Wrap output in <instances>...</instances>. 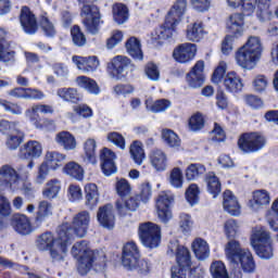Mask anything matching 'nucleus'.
Instances as JSON below:
<instances>
[{
    "mask_svg": "<svg viewBox=\"0 0 278 278\" xmlns=\"http://www.w3.org/2000/svg\"><path fill=\"white\" fill-rule=\"evenodd\" d=\"M71 229L68 225H61L58 228V237L51 231L39 235L36 239V248L38 251H49L50 257L54 262H64L66 253H68V244H71Z\"/></svg>",
    "mask_w": 278,
    "mask_h": 278,
    "instance_id": "f257e3e1",
    "label": "nucleus"
},
{
    "mask_svg": "<svg viewBox=\"0 0 278 278\" xmlns=\"http://www.w3.org/2000/svg\"><path fill=\"white\" fill-rule=\"evenodd\" d=\"M225 255L229 264L239 266L232 269V278H242L245 275H253L255 273V258L249 249H243L240 241L232 239L225 245Z\"/></svg>",
    "mask_w": 278,
    "mask_h": 278,
    "instance_id": "f03ea898",
    "label": "nucleus"
},
{
    "mask_svg": "<svg viewBox=\"0 0 278 278\" xmlns=\"http://www.w3.org/2000/svg\"><path fill=\"white\" fill-rule=\"evenodd\" d=\"M263 52L264 46H262V39L257 36H251L245 45L237 50L235 60L241 68L253 71L260 60H262Z\"/></svg>",
    "mask_w": 278,
    "mask_h": 278,
    "instance_id": "7ed1b4c3",
    "label": "nucleus"
},
{
    "mask_svg": "<svg viewBox=\"0 0 278 278\" xmlns=\"http://www.w3.org/2000/svg\"><path fill=\"white\" fill-rule=\"evenodd\" d=\"M187 5L188 2L186 0H177L167 13L164 25L152 33V40H168V38H173V31L181 23V16L186 14Z\"/></svg>",
    "mask_w": 278,
    "mask_h": 278,
    "instance_id": "20e7f679",
    "label": "nucleus"
},
{
    "mask_svg": "<svg viewBox=\"0 0 278 278\" xmlns=\"http://www.w3.org/2000/svg\"><path fill=\"white\" fill-rule=\"evenodd\" d=\"M72 255L77 260V270L79 275H86L89 270H92L97 254L90 249L88 241L81 240L76 242L72 247Z\"/></svg>",
    "mask_w": 278,
    "mask_h": 278,
    "instance_id": "39448f33",
    "label": "nucleus"
},
{
    "mask_svg": "<svg viewBox=\"0 0 278 278\" xmlns=\"http://www.w3.org/2000/svg\"><path fill=\"white\" fill-rule=\"evenodd\" d=\"M251 247L261 260H270L274 255L270 232L262 226H257L252 230Z\"/></svg>",
    "mask_w": 278,
    "mask_h": 278,
    "instance_id": "423d86ee",
    "label": "nucleus"
},
{
    "mask_svg": "<svg viewBox=\"0 0 278 278\" xmlns=\"http://www.w3.org/2000/svg\"><path fill=\"white\" fill-rule=\"evenodd\" d=\"M97 0H77L79 5H83L80 9V16L83 18V25L86 28L88 34H92L93 36L99 34V29L101 27V12L97 5L90 4L94 3Z\"/></svg>",
    "mask_w": 278,
    "mask_h": 278,
    "instance_id": "0eeeda50",
    "label": "nucleus"
},
{
    "mask_svg": "<svg viewBox=\"0 0 278 278\" xmlns=\"http://www.w3.org/2000/svg\"><path fill=\"white\" fill-rule=\"evenodd\" d=\"M138 233L143 247L148 249H157L162 242V229L151 222L140 224Z\"/></svg>",
    "mask_w": 278,
    "mask_h": 278,
    "instance_id": "6e6552de",
    "label": "nucleus"
},
{
    "mask_svg": "<svg viewBox=\"0 0 278 278\" xmlns=\"http://www.w3.org/2000/svg\"><path fill=\"white\" fill-rule=\"evenodd\" d=\"M38 112H40V114H53V108L49 104H35L25 112L27 118L30 121L31 125L36 127V129L42 130L53 127V121L41 118Z\"/></svg>",
    "mask_w": 278,
    "mask_h": 278,
    "instance_id": "1a4fd4ad",
    "label": "nucleus"
},
{
    "mask_svg": "<svg viewBox=\"0 0 278 278\" xmlns=\"http://www.w3.org/2000/svg\"><path fill=\"white\" fill-rule=\"evenodd\" d=\"M238 147L243 153H257L266 147V137L260 132H245L240 136Z\"/></svg>",
    "mask_w": 278,
    "mask_h": 278,
    "instance_id": "9d476101",
    "label": "nucleus"
},
{
    "mask_svg": "<svg viewBox=\"0 0 278 278\" xmlns=\"http://www.w3.org/2000/svg\"><path fill=\"white\" fill-rule=\"evenodd\" d=\"M27 179L29 172L18 173L14 166L4 164L0 167V192H5L9 188H12L14 184H18V179Z\"/></svg>",
    "mask_w": 278,
    "mask_h": 278,
    "instance_id": "9b49d317",
    "label": "nucleus"
},
{
    "mask_svg": "<svg viewBox=\"0 0 278 278\" xmlns=\"http://www.w3.org/2000/svg\"><path fill=\"white\" fill-rule=\"evenodd\" d=\"M62 225H67V229L71 233V239L73 238V233H75V236H77L78 238H84L86 233H88V228L90 227V212L81 211L77 213L73 217L72 227L68 223Z\"/></svg>",
    "mask_w": 278,
    "mask_h": 278,
    "instance_id": "f8f14e48",
    "label": "nucleus"
},
{
    "mask_svg": "<svg viewBox=\"0 0 278 278\" xmlns=\"http://www.w3.org/2000/svg\"><path fill=\"white\" fill-rule=\"evenodd\" d=\"M175 201V195L170 191H163L156 200L157 216L161 223H168L173 218L170 205Z\"/></svg>",
    "mask_w": 278,
    "mask_h": 278,
    "instance_id": "ddd939ff",
    "label": "nucleus"
},
{
    "mask_svg": "<svg viewBox=\"0 0 278 278\" xmlns=\"http://www.w3.org/2000/svg\"><path fill=\"white\" fill-rule=\"evenodd\" d=\"M138 260H140V250L138 249V245L134 241L127 242L123 248L122 254V264L124 268H136Z\"/></svg>",
    "mask_w": 278,
    "mask_h": 278,
    "instance_id": "4468645a",
    "label": "nucleus"
},
{
    "mask_svg": "<svg viewBox=\"0 0 278 278\" xmlns=\"http://www.w3.org/2000/svg\"><path fill=\"white\" fill-rule=\"evenodd\" d=\"M131 60L127 56L117 55L108 65V73L112 79H122L125 77V70L129 67Z\"/></svg>",
    "mask_w": 278,
    "mask_h": 278,
    "instance_id": "2eb2a0df",
    "label": "nucleus"
},
{
    "mask_svg": "<svg viewBox=\"0 0 278 278\" xmlns=\"http://www.w3.org/2000/svg\"><path fill=\"white\" fill-rule=\"evenodd\" d=\"M20 23L23 31L28 36H34L38 31V20L36 15L27 7H23L20 15Z\"/></svg>",
    "mask_w": 278,
    "mask_h": 278,
    "instance_id": "dca6fc26",
    "label": "nucleus"
},
{
    "mask_svg": "<svg viewBox=\"0 0 278 278\" xmlns=\"http://www.w3.org/2000/svg\"><path fill=\"white\" fill-rule=\"evenodd\" d=\"M194 55H197V45L188 42L181 43L173 52L174 59L180 64L194 60Z\"/></svg>",
    "mask_w": 278,
    "mask_h": 278,
    "instance_id": "f3484780",
    "label": "nucleus"
},
{
    "mask_svg": "<svg viewBox=\"0 0 278 278\" xmlns=\"http://www.w3.org/2000/svg\"><path fill=\"white\" fill-rule=\"evenodd\" d=\"M226 29L235 38H240L244 34V14L232 13L229 15L226 22Z\"/></svg>",
    "mask_w": 278,
    "mask_h": 278,
    "instance_id": "a211bd4d",
    "label": "nucleus"
},
{
    "mask_svg": "<svg viewBox=\"0 0 278 278\" xmlns=\"http://www.w3.org/2000/svg\"><path fill=\"white\" fill-rule=\"evenodd\" d=\"M11 226L20 236H29L34 232L31 220L25 214H15L11 219Z\"/></svg>",
    "mask_w": 278,
    "mask_h": 278,
    "instance_id": "6ab92c4d",
    "label": "nucleus"
},
{
    "mask_svg": "<svg viewBox=\"0 0 278 278\" xmlns=\"http://www.w3.org/2000/svg\"><path fill=\"white\" fill-rule=\"evenodd\" d=\"M42 155V144L36 140H29L20 148L21 160H36Z\"/></svg>",
    "mask_w": 278,
    "mask_h": 278,
    "instance_id": "aec40b11",
    "label": "nucleus"
},
{
    "mask_svg": "<svg viewBox=\"0 0 278 278\" xmlns=\"http://www.w3.org/2000/svg\"><path fill=\"white\" fill-rule=\"evenodd\" d=\"M205 68V62L198 61L192 71L187 75V81L190 88H201L205 81L203 71Z\"/></svg>",
    "mask_w": 278,
    "mask_h": 278,
    "instance_id": "412c9836",
    "label": "nucleus"
},
{
    "mask_svg": "<svg viewBox=\"0 0 278 278\" xmlns=\"http://www.w3.org/2000/svg\"><path fill=\"white\" fill-rule=\"evenodd\" d=\"M97 218L104 229H114L115 220L112 204H105L98 210Z\"/></svg>",
    "mask_w": 278,
    "mask_h": 278,
    "instance_id": "4be33fe9",
    "label": "nucleus"
},
{
    "mask_svg": "<svg viewBox=\"0 0 278 278\" xmlns=\"http://www.w3.org/2000/svg\"><path fill=\"white\" fill-rule=\"evenodd\" d=\"M100 160L102 162V172L106 177H110V175H114V173H116V164L114 163L116 160V154L112 152V150L104 148L100 154Z\"/></svg>",
    "mask_w": 278,
    "mask_h": 278,
    "instance_id": "5701e85b",
    "label": "nucleus"
},
{
    "mask_svg": "<svg viewBox=\"0 0 278 278\" xmlns=\"http://www.w3.org/2000/svg\"><path fill=\"white\" fill-rule=\"evenodd\" d=\"M5 38H8V31L0 28V62H14L16 52L10 50V42Z\"/></svg>",
    "mask_w": 278,
    "mask_h": 278,
    "instance_id": "b1692460",
    "label": "nucleus"
},
{
    "mask_svg": "<svg viewBox=\"0 0 278 278\" xmlns=\"http://www.w3.org/2000/svg\"><path fill=\"white\" fill-rule=\"evenodd\" d=\"M223 206L230 216H240V203H238V198L233 195V192L229 190L224 192Z\"/></svg>",
    "mask_w": 278,
    "mask_h": 278,
    "instance_id": "393cba45",
    "label": "nucleus"
},
{
    "mask_svg": "<svg viewBox=\"0 0 278 278\" xmlns=\"http://www.w3.org/2000/svg\"><path fill=\"white\" fill-rule=\"evenodd\" d=\"M270 203V195L268 191L262 189L253 192V199L249 201L248 205L253 212H258L262 210L264 205H268Z\"/></svg>",
    "mask_w": 278,
    "mask_h": 278,
    "instance_id": "a878e982",
    "label": "nucleus"
},
{
    "mask_svg": "<svg viewBox=\"0 0 278 278\" xmlns=\"http://www.w3.org/2000/svg\"><path fill=\"white\" fill-rule=\"evenodd\" d=\"M139 205L140 195L130 197L128 200L119 199L116 201V210L122 216H125L127 212H136Z\"/></svg>",
    "mask_w": 278,
    "mask_h": 278,
    "instance_id": "bb28decb",
    "label": "nucleus"
},
{
    "mask_svg": "<svg viewBox=\"0 0 278 278\" xmlns=\"http://www.w3.org/2000/svg\"><path fill=\"white\" fill-rule=\"evenodd\" d=\"M49 216H53V204L47 200H42L38 203L37 212L35 216L36 225H42Z\"/></svg>",
    "mask_w": 278,
    "mask_h": 278,
    "instance_id": "cd10ccee",
    "label": "nucleus"
},
{
    "mask_svg": "<svg viewBox=\"0 0 278 278\" xmlns=\"http://www.w3.org/2000/svg\"><path fill=\"white\" fill-rule=\"evenodd\" d=\"M224 86L228 92H240L244 88L242 78L236 72H230L226 75Z\"/></svg>",
    "mask_w": 278,
    "mask_h": 278,
    "instance_id": "c85d7f7f",
    "label": "nucleus"
},
{
    "mask_svg": "<svg viewBox=\"0 0 278 278\" xmlns=\"http://www.w3.org/2000/svg\"><path fill=\"white\" fill-rule=\"evenodd\" d=\"M176 262L177 268H185L190 270L192 266V258L190 256V250L184 245H177L176 248Z\"/></svg>",
    "mask_w": 278,
    "mask_h": 278,
    "instance_id": "c756f323",
    "label": "nucleus"
},
{
    "mask_svg": "<svg viewBox=\"0 0 278 278\" xmlns=\"http://www.w3.org/2000/svg\"><path fill=\"white\" fill-rule=\"evenodd\" d=\"M55 142L65 149V151H73L77 149V139L68 131H61L55 136Z\"/></svg>",
    "mask_w": 278,
    "mask_h": 278,
    "instance_id": "7c9ffc66",
    "label": "nucleus"
},
{
    "mask_svg": "<svg viewBox=\"0 0 278 278\" xmlns=\"http://www.w3.org/2000/svg\"><path fill=\"white\" fill-rule=\"evenodd\" d=\"M25 140V132L21 129L13 130L10 135H7L5 137V147L10 151H16L17 148L23 144Z\"/></svg>",
    "mask_w": 278,
    "mask_h": 278,
    "instance_id": "2f4dec72",
    "label": "nucleus"
},
{
    "mask_svg": "<svg viewBox=\"0 0 278 278\" xmlns=\"http://www.w3.org/2000/svg\"><path fill=\"white\" fill-rule=\"evenodd\" d=\"M205 36V28L203 22H195L187 27V40L191 42H201Z\"/></svg>",
    "mask_w": 278,
    "mask_h": 278,
    "instance_id": "473e14b6",
    "label": "nucleus"
},
{
    "mask_svg": "<svg viewBox=\"0 0 278 278\" xmlns=\"http://www.w3.org/2000/svg\"><path fill=\"white\" fill-rule=\"evenodd\" d=\"M192 250L198 260H207L210 257V244L205 239L197 238L192 242Z\"/></svg>",
    "mask_w": 278,
    "mask_h": 278,
    "instance_id": "72a5a7b5",
    "label": "nucleus"
},
{
    "mask_svg": "<svg viewBox=\"0 0 278 278\" xmlns=\"http://www.w3.org/2000/svg\"><path fill=\"white\" fill-rule=\"evenodd\" d=\"M60 190H62V184L60 180L55 178L51 179L46 184V187L42 190V197L43 199L51 201L60 194Z\"/></svg>",
    "mask_w": 278,
    "mask_h": 278,
    "instance_id": "f704fd0d",
    "label": "nucleus"
},
{
    "mask_svg": "<svg viewBox=\"0 0 278 278\" xmlns=\"http://www.w3.org/2000/svg\"><path fill=\"white\" fill-rule=\"evenodd\" d=\"M150 162L155 170H166V154L160 149H154L150 153Z\"/></svg>",
    "mask_w": 278,
    "mask_h": 278,
    "instance_id": "c9c22d12",
    "label": "nucleus"
},
{
    "mask_svg": "<svg viewBox=\"0 0 278 278\" xmlns=\"http://www.w3.org/2000/svg\"><path fill=\"white\" fill-rule=\"evenodd\" d=\"M126 51L134 58V60H142V46L140 45V40L136 37H130L126 41Z\"/></svg>",
    "mask_w": 278,
    "mask_h": 278,
    "instance_id": "e433bc0d",
    "label": "nucleus"
},
{
    "mask_svg": "<svg viewBox=\"0 0 278 278\" xmlns=\"http://www.w3.org/2000/svg\"><path fill=\"white\" fill-rule=\"evenodd\" d=\"M60 99L67 101L68 103H79L81 101V94L75 88H61L56 91Z\"/></svg>",
    "mask_w": 278,
    "mask_h": 278,
    "instance_id": "4c0bfd02",
    "label": "nucleus"
},
{
    "mask_svg": "<svg viewBox=\"0 0 278 278\" xmlns=\"http://www.w3.org/2000/svg\"><path fill=\"white\" fill-rule=\"evenodd\" d=\"M85 161L88 164H97V141L89 138L84 143Z\"/></svg>",
    "mask_w": 278,
    "mask_h": 278,
    "instance_id": "58836bf2",
    "label": "nucleus"
},
{
    "mask_svg": "<svg viewBox=\"0 0 278 278\" xmlns=\"http://www.w3.org/2000/svg\"><path fill=\"white\" fill-rule=\"evenodd\" d=\"M66 160V155L55 152V151H50L47 152L46 154V162L43 164H47L49 168H52V170H55L56 168H60L62 166V162Z\"/></svg>",
    "mask_w": 278,
    "mask_h": 278,
    "instance_id": "ea45409f",
    "label": "nucleus"
},
{
    "mask_svg": "<svg viewBox=\"0 0 278 278\" xmlns=\"http://www.w3.org/2000/svg\"><path fill=\"white\" fill-rule=\"evenodd\" d=\"M113 18L117 25H123L127 23L129 18V10L123 3H115L113 5Z\"/></svg>",
    "mask_w": 278,
    "mask_h": 278,
    "instance_id": "a19ab883",
    "label": "nucleus"
},
{
    "mask_svg": "<svg viewBox=\"0 0 278 278\" xmlns=\"http://www.w3.org/2000/svg\"><path fill=\"white\" fill-rule=\"evenodd\" d=\"M85 199L86 205L94 207L99 203V189L94 184H88L85 186Z\"/></svg>",
    "mask_w": 278,
    "mask_h": 278,
    "instance_id": "79ce46f5",
    "label": "nucleus"
},
{
    "mask_svg": "<svg viewBox=\"0 0 278 278\" xmlns=\"http://www.w3.org/2000/svg\"><path fill=\"white\" fill-rule=\"evenodd\" d=\"M162 138L167 147L172 149H179L181 147V139L179 136L172 129L165 128L162 131Z\"/></svg>",
    "mask_w": 278,
    "mask_h": 278,
    "instance_id": "37998d69",
    "label": "nucleus"
},
{
    "mask_svg": "<svg viewBox=\"0 0 278 278\" xmlns=\"http://www.w3.org/2000/svg\"><path fill=\"white\" fill-rule=\"evenodd\" d=\"M76 81L78 86L87 90V92H90L91 94H99V85H97L94 79L88 78L87 76H79L77 77Z\"/></svg>",
    "mask_w": 278,
    "mask_h": 278,
    "instance_id": "c03bdc74",
    "label": "nucleus"
},
{
    "mask_svg": "<svg viewBox=\"0 0 278 278\" xmlns=\"http://www.w3.org/2000/svg\"><path fill=\"white\" fill-rule=\"evenodd\" d=\"M130 155L138 166H141L142 162L146 160L144 149H142V142L135 141L130 144Z\"/></svg>",
    "mask_w": 278,
    "mask_h": 278,
    "instance_id": "a18cd8bd",
    "label": "nucleus"
},
{
    "mask_svg": "<svg viewBox=\"0 0 278 278\" xmlns=\"http://www.w3.org/2000/svg\"><path fill=\"white\" fill-rule=\"evenodd\" d=\"M205 181L207 184V191L216 199L220 194V180L216 177V174L210 172L206 175Z\"/></svg>",
    "mask_w": 278,
    "mask_h": 278,
    "instance_id": "49530a36",
    "label": "nucleus"
},
{
    "mask_svg": "<svg viewBox=\"0 0 278 278\" xmlns=\"http://www.w3.org/2000/svg\"><path fill=\"white\" fill-rule=\"evenodd\" d=\"M205 165L192 163L186 169V178L188 181H194V179H199V177L205 175Z\"/></svg>",
    "mask_w": 278,
    "mask_h": 278,
    "instance_id": "de8ad7c7",
    "label": "nucleus"
},
{
    "mask_svg": "<svg viewBox=\"0 0 278 278\" xmlns=\"http://www.w3.org/2000/svg\"><path fill=\"white\" fill-rule=\"evenodd\" d=\"M146 108L149 112H153V114H160L162 112H166V110L170 108V101L166 99H160L153 103H149V101H147Z\"/></svg>",
    "mask_w": 278,
    "mask_h": 278,
    "instance_id": "09e8293b",
    "label": "nucleus"
},
{
    "mask_svg": "<svg viewBox=\"0 0 278 278\" xmlns=\"http://www.w3.org/2000/svg\"><path fill=\"white\" fill-rule=\"evenodd\" d=\"M64 170L66 175H70V177L77 179V181H81V179H84V168H81V165L75 162L67 163L64 167Z\"/></svg>",
    "mask_w": 278,
    "mask_h": 278,
    "instance_id": "8fccbe9b",
    "label": "nucleus"
},
{
    "mask_svg": "<svg viewBox=\"0 0 278 278\" xmlns=\"http://www.w3.org/2000/svg\"><path fill=\"white\" fill-rule=\"evenodd\" d=\"M39 24L47 38H53V36L58 34V30H55V26L53 25V23H51V21L47 16V13L40 16Z\"/></svg>",
    "mask_w": 278,
    "mask_h": 278,
    "instance_id": "3c124183",
    "label": "nucleus"
},
{
    "mask_svg": "<svg viewBox=\"0 0 278 278\" xmlns=\"http://www.w3.org/2000/svg\"><path fill=\"white\" fill-rule=\"evenodd\" d=\"M210 270L213 278H229L225 263L222 261L213 262Z\"/></svg>",
    "mask_w": 278,
    "mask_h": 278,
    "instance_id": "603ef678",
    "label": "nucleus"
},
{
    "mask_svg": "<svg viewBox=\"0 0 278 278\" xmlns=\"http://www.w3.org/2000/svg\"><path fill=\"white\" fill-rule=\"evenodd\" d=\"M115 190L121 197V199H125V197H128V194H131V185L127 179L121 178L117 179L115 184Z\"/></svg>",
    "mask_w": 278,
    "mask_h": 278,
    "instance_id": "864d4df0",
    "label": "nucleus"
},
{
    "mask_svg": "<svg viewBox=\"0 0 278 278\" xmlns=\"http://www.w3.org/2000/svg\"><path fill=\"white\" fill-rule=\"evenodd\" d=\"M257 3H263V5H268L270 3V0H243L242 4V12L245 14V16H251L253 12H255V5Z\"/></svg>",
    "mask_w": 278,
    "mask_h": 278,
    "instance_id": "5fc2aeb1",
    "label": "nucleus"
},
{
    "mask_svg": "<svg viewBox=\"0 0 278 278\" xmlns=\"http://www.w3.org/2000/svg\"><path fill=\"white\" fill-rule=\"evenodd\" d=\"M169 184L173 188H184V173L178 167L172 169L169 175Z\"/></svg>",
    "mask_w": 278,
    "mask_h": 278,
    "instance_id": "6e6d98bb",
    "label": "nucleus"
},
{
    "mask_svg": "<svg viewBox=\"0 0 278 278\" xmlns=\"http://www.w3.org/2000/svg\"><path fill=\"white\" fill-rule=\"evenodd\" d=\"M72 40L76 47H84L86 45V35L81 31L79 26L75 25L71 29Z\"/></svg>",
    "mask_w": 278,
    "mask_h": 278,
    "instance_id": "4d7b16f0",
    "label": "nucleus"
},
{
    "mask_svg": "<svg viewBox=\"0 0 278 278\" xmlns=\"http://www.w3.org/2000/svg\"><path fill=\"white\" fill-rule=\"evenodd\" d=\"M255 92H264L268 88V77L265 75H257L252 81Z\"/></svg>",
    "mask_w": 278,
    "mask_h": 278,
    "instance_id": "13d9d810",
    "label": "nucleus"
},
{
    "mask_svg": "<svg viewBox=\"0 0 278 278\" xmlns=\"http://www.w3.org/2000/svg\"><path fill=\"white\" fill-rule=\"evenodd\" d=\"M186 199L190 205H197L199 203V186L190 185L186 191Z\"/></svg>",
    "mask_w": 278,
    "mask_h": 278,
    "instance_id": "bf43d9fd",
    "label": "nucleus"
},
{
    "mask_svg": "<svg viewBox=\"0 0 278 278\" xmlns=\"http://www.w3.org/2000/svg\"><path fill=\"white\" fill-rule=\"evenodd\" d=\"M0 105L1 108H4L5 112H10V114H15V115L23 114V108L17 103L0 99Z\"/></svg>",
    "mask_w": 278,
    "mask_h": 278,
    "instance_id": "052dcab7",
    "label": "nucleus"
},
{
    "mask_svg": "<svg viewBox=\"0 0 278 278\" xmlns=\"http://www.w3.org/2000/svg\"><path fill=\"white\" fill-rule=\"evenodd\" d=\"M225 73H227V63L222 61L212 75L213 84H220V81H223V77H225Z\"/></svg>",
    "mask_w": 278,
    "mask_h": 278,
    "instance_id": "680f3d73",
    "label": "nucleus"
},
{
    "mask_svg": "<svg viewBox=\"0 0 278 278\" xmlns=\"http://www.w3.org/2000/svg\"><path fill=\"white\" fill-rule=\"evenodd\" d=\"M144 73L151 81H160V68L155 63H148L144 67Z\"/></svg>",
    "mask_w": 278,
    "mask_h": 278,
    "instance_id": "e2e57ef3",
    "label": "nucleus"
},
{
    "mask_svg": "<svg viewBox=\"0 0 278 278\" xmlns=\"http://www.w3.org/2000/svg\"><path fill=\"white\" fill-rule=\"evenodd\" d=\"M238 222L235 219H228L224 225V231L227 238H236L238 236Z\"/></svg>",
    "mask_w": 278,
    "mask_h": 278,
    "instance_id": "0e129e2a",
    "label": "nucleus"
},
{
    "mask_svg": "<svg viewBox=\"0 0 278 278\" xmlns=\"http://www.w3.org/2000/svg\"><path fill=\"white\" fill-rule=\"evenodd\" d=\"M216 106L219 110H227L229 108V98H227V93L223 91V89H218L215 93Z\"/></svg>",
    "mask_w": 278,
    "mask_h": 278,
    "instance_id": "69168bd1",
    "label": "nucleus"
},
{
    "mask_svg": "<svg viewBox=\"0 0 278 278\" xmlns=\"http://www.w3.org/2000/svg\"><path fill=\"white\" fill-rule=\"evenodd\" d=\"M12 215V204L5 195L0 194V216L8 218Z\"/></svg>",
    "mask_w": 278,
    "mask_h": 278,
    "instance_id": "338daca9",
    "label": "nucleus"
},
{
    "mask_svg": "<svg viewBox=\"0 0 278 278\" xmlns=\"http://www.w3.org/2000/svg\"><path fill=\"white\" fill-rule=\"evenodd\" d=\"M106 138L109 142H112L113 144H115V147L125 150V137H123V135H121L119 132H109Z\"/></svg>",
    "mask_w": 278,
    "mask_h": 278,
    "instance_id": "774afa93",
    "label": "nucleus"
}]
</instances>
